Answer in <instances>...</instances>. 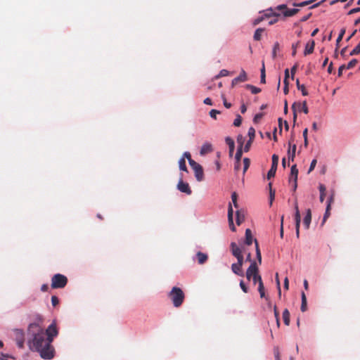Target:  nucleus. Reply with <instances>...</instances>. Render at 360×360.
<instances>
[{"label": "nucleus", "instance_id": "1", "mask_svg": "<svg viewBox=\"0 0 360 360\" xmlns=\"http://www.w3.org/2000/svg\"><path fill=\"white\" fill-rule=\"evenodd\" d=\"M28 345L32 351L37 352L44 359H51L54 356V349L44 333L43 328L37 323H31L27 329Z\"/></svg>", "mask_w": 360, "mask_h": 360}, {"label": "nucleus", "instance_id": "2", "mask_svg": "<svg viewBox=\"0 0 360 360\" xmlns=\"http://www.w3.org/2000/svg\"><path fill=\"white\" fill-rule=\"evenodd\" d=\"M169 297L171 299L174 307H180L184 300V293L183 290L178 287H173L169 293Z\"/></svg>", "mask_w": 360, "mask_h": 360}, {"label": "nucleus", "instance_id": "3", "mask_svg": "<svg viewBox=\"0 0 360 360\" xmlns=\"http://www.w3.org/2000/svg\"><path fill=\"white\" fill-rule=\"evenodd\" d=\"M250 159H234L233 169L236 174L242 171L243 174H245L247 169L250 165Z\"/></svg>", "mask_w": 360, "mask_h": 360}, {"label": "nucleus", "instance_id": "4", "mask_svg": "<svg viewBox=\"0 0 360 360\" xmlns=\"http://www.w3.org/2000/svg\"><path fill=\"white\" fill-rule=\"evenodd\" d=\"M68 283L67 277L61 274H56L51 278L52 288H63Z\"/></svg>", "mask_w": 360, "mask_h": 360}, {"label": "nucleus", "instance_id": "5", "mask_svg": "<svg viewBox=\"0 0 360 360\" xmlns=\"http://www.w3.org/2000/svg\"><path fill=\"white\" fill-rule=\"evenodd\" d=\"M292 110L293 111V122L294 124L297 120V112L302 111L304 113L307 114L309 112V109L307 105V101H304L303 103L300 102H295L292 105Z\"/></svg>", "mask_w": 360, "mask_h": 360}, {"label": "nucleus", "instance_id": "6", "mask_svg": "<svg viewBox=\"0 0 360 360\" xmlns=\"http://www.w3.org/2000/svg\"><path fill=\"white\" fill-rule=\"evenodd\" d=\"M46 338L50 340L51 343L53 342V338L58 334V330L55 321L50 324L46 330H44Z\"/></svg>", "mask_w": 360, "mask_h": 360}, {"label": "nucleus", "instance_id": "7", "mask_svg": "<svg viewBox=\"0 0 360 360\" xmlns=\"http://www.w3.org/2000/svg\"><path fill=\"white\" fill-rule=\"evenodd\" d=\"M14 337L18 347H23L25 342V333L22 329L15 328L13 330Z\"/></svg>", "mask_w": 360, "mask_h": 360}, {"label": "nucleus", "instance_id": "8", "mask_svg": "<svg viewBox=\"0 0 360 360\" xmlns=\"http://www.w3.org/2000/svg\"><path fill=\"white\" fill-rule=\"evenodd\" d=\"M177 189L184 193L191 195L192 191L188 183L183 181V176L181 175L179 182L177 184Z\"/></svg>", "mask_w": 360, "mask_h": 360}, {"label": "nucleus", "instance_id": "9", "mask_svg": "<svg viewBox=\"0 0 360 360\" xmlns=\"http://www.w3.org/2000/svg\"><path fill=\"white\" fill-rule=\"evenodd\" d=\"M258 273V267L255 261L252 262L246 271V278L250 280L251 278Z\"/></svg>", "mask_w": 360, "mask_h": 360}, {"label": "nucleus", "instance_id": "10", "mask_svg": "<svg viewBox=\"0 0 360 360\" xmlns=\"http://www.w3.org/2000/svg\"><path fill=\"white\" fill-rule=\"evenodd\" d=\"M248 75H247L245 71L244 70H241L239 76H238L237 77L234 78L232 80L231 86H232V87H233L238 83L246 82V81H248Z\"/></svg>", "mask_w": 360, "mask_h": 360}, {"label": "nucleus", "instance_id": "11", "mask_svg": "<svg viewBox=\"0 0 360 360\" xmlns=\"http://www.w3.org/2000/svg\"><path fill=\"white\" fill-rule=\"evenodd\" d=\"M278 160L279 159H272V164L271 169L269 170L267 173V179H270L271 178L274 177L276 174V172L277 169V167L278 165Z\"/></svg>", "mask_w": 360, "mask_h": 360}, {"label": "nucleus", "instance_id": "12", "mask_svg": "<svg viewBox=\"0 0 360 360\" xmlns=\"http://www.w3.org/2000/svg\"><path fill=\"white\" fill-rule=\"evenodd\" d=\"M245 141V138L242 135H239L237 138L238 147L235 155V158H241L243 155V145Z\"/></svg>", "mask_w": 360, "mask_h": 360}, {"label": "nucleus", "instance_id": "13", "mask_svg": "<svg viewBox=\"0 0 360 360\" xmlns=\"http://www.w3.org/2000/svg\"><path fill=\"white\" fill-rule=\"evenodd\" d=\"M212 151V146L210 143H205L200 150V155L201 156H205L209 154L210 152Z\"/></svg>", "mask_w": 360, "mask_h": 360}, {"label": "nucleus", "instance_id": "14", "mask_svg": "<svg viewBox=\"0 0 360 360\" xmlns=\"http://www.w3.org/2000/svg\"><path fill=\"white\" fill-rule=\"evenodd\" d=\"M225 141L229 148V157L232 158L235 150L234 141L230 137H226Z\"/></svg>", "mask_w": 360, "mask_h": 360}, {"label": "nucleus", "instance_id": "15", "mask_svg": "<svg viewBox=\"0 0 360 360\" xmlns=\"http://www.w3.org/2000/svg\"><path fill=\"white\" fill-rule=\"evenodd\" d=\"M230 247L231 253L235 257L243 255L241 248H239L235 242H231Z\"/></svg>", "mask_w": 360, "mask_h": 360}, {"label": "nucleus", "instance_id": "16", "mask_svg": "<svg viewBox=\"0 0 360 360\" xmlns=\"http://www.w3.org/2000/svg\"><path fill=\"white\" fill-rule=\"evenodd\" d=\"M193 169L194 170L195 177L196 180L198 181H202L203 178H204V174H203V170H202V167H201V165H200L199 166L193 168Z\"/></svg>", "mask_w": 360, "mask_h": 360}, {"label": "nucleus", "instance_id": "17", "mask_svg": "<svg viewBox=\"0 0 360 360\" xmlns=\"http://www.w3.org/2000/svg\"><path fill=\"white\" fill-rule=\"evenodd\" d=\"M298 169L296 167V165L294 164L291 166L290 176L289 177V182L292 181H297Z\"/></svg>", "mask_w": 360, "mask_h": 360}, {"label": "nucleus", "instance_id": "18", "mask_svg": "<svg viewBox=\"0 0 360 360\" xmlns=\"http://www.w3.org/2000/svg\"><path fill=\"white\" fill-rule=\"evenodd\" d=\"M314 46L315 42L314 40H311V41L308 42L306 44L305 49L304 51V55L307 56L312 53L314 52Z\"/></svg>", "mask_w": 360, "mask_h": 360}, {"label": "nucleus", "instance_id": "19", "mask_svg": "<svg viewBox=\"0 0 360 360\" xmlns=\"http://www.w3.org/2000/svg\"><path fill=\"white\" fill-rule=\"evenodd\" d=\"M311 210L309 209H308L306 212V215L303 219V224H304V226H305V229H309L310 224H311Z\"/></svg>", "mask_w": 360, "mask_h": 360}, {"label": "nucleus", "instance_id": "20", "mask_svg": "<svg viewBox=\"0 0 360 360\" xmlns=\"http://www.w3.org/2000/svg\"><path fill=\"white\" fill-rule=\"evenodd\" d=\"M231 270L232 271L238 275V276H244V273L242 270V266H240V265L237 264L236 263H233L231 265Z\"/></svg>", "mask_w": 360, "mask_h": 360}, {"label": "nucleus", "instance_id": "21", "mask_svg": "<svg viewBox=\"0 0 360 360\" xmlns=\"http://www.w3.org/2000/svg\"><path fill=\"white\" fill-rule=\"evenodd\" d=\"M301 307L300 309L302 312H304L307 309V297L304 292H302L301 293Z\"/></svg>", "mask_w": 360, "mask_h": 360}, {"label": "nucleus", "instance_id": "22", "mask_svg": "<svg viewBox=\"0 0 360 360\" xmlns=\"http://www.w3.org/2000/svg\"><path fill=\"white\" fill-rule=\"evenodd\" d=\"M196 257L200 264H204L207 259V255L202 252H198L196 253Z\"/></svg>", "mask_w": 360, "mask_h": 360}, {"label": "nucleus", "instance_id": "23", "mask_svg": "<svg viewBox=\"0 0 360 360\" xmlns=\"http://www.w3.org/2000/svg\"><path fill=\"white\" fill-rule=\"evenodd\" d=\"M253 242V237L250 229H247L245 230V243L248 245H250Z\"/></svg>", "mask_w": 360, "mask_h": 360}, {"label": "nucleus", "instance_id": "24", "mask_svg": "<svg viewBox=\"0 0 360 360\" xmlns=\"http://www.w3.org/2000/svg\"><path fill=\"white\" fill-rule=\"evenodd\" d=\"M299 12V9L297 8H286V11L283 12V15L284 17H291L296 15Z\"/></svg>", "mask_w": 360, "mask_h": 360}, {"label": "nucleus", "instance_id": "25", "mask_svg": "<svg viewBox=\"0 0 360 360\" xmlns=\"http://www.w3.org/2000/svg\"><path fill=\"white\" fill-rule=\"evenodd\" d=\"M319 193H320L319 200H320L321 202H323L324 201V198H325V195H326V190L325 185L320 184L319 186Z\"/></svg>", "mask_w": 360, "mask_h": 360}, {"label": "nucleus", "instance_id": "26", "mask_svg": "<svg viewBox=\"0 0 360 360\" xmlns=\"http://www.w3.org/2000/svg\"><path fill=\"white\" fill-rule=\"evenodd\" d=\"M281 15L280 13L274 11L272 9L267 10L263 16L265 18H274V17H279Z\"/></svg>", "mask_w": 360, "mask_h": 360}, {"label": "nucleus", "instance_id": "27", "mask_svg": "<svg viewBox=\"0 0 360 360\" xmlns=\"http://www.w3.org/2000/svg\"><path fill=\"white\" fill-rule=\"evenodd\" d=\"M236 224L240 225L245 220V215L241 210H237L236 212Z\"/></svg>", "mask_w": 360, "mask_h": 360}, {"label": "nucleus", "instance_id": "28", "mask_svg": "<svg viewBox=\"0 0 360 360\" xmlns=\"http://www.w3.org/2000/svg\"><path fill=\"white\" fill-rule=\"evenodd\" d=\"M255 244V251H256V257L259 262V264L262 263V255L261 252L259 248L258 242L256 239L254 240Z\"/></svg>", "mask_w": 360, "mask_h": 360}, {"label": "nucleus", "instance_id": "29", "mask_svg": "<svg viewBox=\"0 0 360 360\" xmlns=\"http://www.w3.org/2000/svg\"><path fill=\"white\" fill-rule=\"evenodd\" d=\"M283 319L285 325L288 326L290 324V312L285 309L283 312Z\"/></svg>", "mask_w": 360, "mask_h": 360}, {"label": "nucleus", "instance_id": "30", "mask_svg": "<svg viewBox=\"0 0 360 360\" xmlns=\"http://www.w3.org/2000/svg\"><path fill=\"white\" fill-rule=\"evenodd\" d=\"M264 28H258L256 30L254 34V39L255 41H259L262 38V34L264 32Z\"/></svg>", "mask_w": 360, "mask_h": 360}, {"label": "nucleus", "instance_id": "31", "mask_svg": "<svg viewBox=\"0 0 360 360\" xmlns=\"http://www.w3.org/2000/svg\"><path fill=\"white\" fill-rule=\"evenodd\" d=\"M179 167L181 171L188 172L186 159H179Z\"/></svg>", "mask_w": 360, "mask_h": 360}, {"label": "nucleus", "instance_id": "32", "mask_svg": "<svg viewBox=\"0 0 360 360\" xmlns=\"http://www.w3.org/2000/svg\"><path fill=\"white\" fill-rule=\"evenodd\" d=\"M245 88L250 89L253 94H257L261 92V89L256 87L252 84H246Z\"/></svg>", "mask_w": 360, "mask_h": 360}, {"label": "nucleus", "instance_id": "33", "mask_svg": "<svg viewBox=\"0 0 360 360\" xmlns=\"http://www.w3.org/2000/svg\"><path fill=\"white\" fill-rule=\"evenodd\" d=\"M296 85H297V88L302 91V94L303 96L308 95V92L306 90L305 86L303 84H300V81L298 79L296 81Z\"/></svg>", "mask_w": 360, "mask_h": 360}, {"label": "nucleus", "instance_id": "34", "mask_svg": "<svg viewBox=\"0 0 360 360\" xmlns=\"http://www.w3.org/2000/svg\"><path fill=\"white\" fill-rule=\"evenodd\" d=\"M260 82L262 84L266 83V73H265V67H264V63L262 62V68L261 69V76H260Z\"/></svg>", "mask_w": 360, "mask_h": 360}, {"label": "nucleus", "instance_id": "35", "mask_svg": "<svg viewBox=\"0 0 360 360\" xmlns=\"http://www.w3.org/2000/svg\"><path fill=\"white\" fill-rule=\"evenodd\" d=\"M345 32H346V29L345 28H342L341 29L340 32V34L337 38V40H336V46L337 48L339 47V44L340 42L341 41V40L342 39L343 37H344V34H345Z\"/></svg>", "mask_w": 360, "mask_h": 360}, {"label": "nucleus", "instance_id": "36", "mask_svg": "<svg viewBox=\"0 0 360 360\" xmlns=\"http://www.w3.org/2000/svg\"><path fill=\"white\" fill-rule=\"evenodd\" d=\"M269 204H270V205H271L273 200H274V198H275V191L274 190H272V188H271V183L269 184Z\"/></svg>", "mask_w": 360, "mask_h": 360}, {"label": "nucleus", "instance_id": "37", "mask_svg": "<svg viewBox=\"0 0 360 360\" xmlns=\"http://www.w3.org/2000/svg\"><path fill=\"white\" fill-rule=\"evenodd\" d=\"M295 229H300V222H301L300 214L297 213V214H295Z\"/></svg>", "mask_w": 360, "mask_h": 360}, {"label": "nucleus", "instance_id": "38", "mask_svg": "<svg viewBox=\"0 0 360 360\" xmlns=\"http://www.w3.org/2000/svg\"><path fill=\"white\" fill-rule=\"evenodd\" d=\"M252 278V281H253L254 284H256L257 283H258V285H259L260 283H263L262 278L258 274V273L256 274L255 275H254Z\"/></svg>", "mask_w": 360, "mask_h": 360}, {"label": "nucleus", "instance_id": "39", "mask_svg": "<svg viewBox=\"0 0 360 360\" xmlns=\"http://www.w3.org/2000/svg\"><path fill=\"white\" fill-rule=\"evenodd\" d=\"M249 140L253 141L255 136V129L253 127H250L248 129Z\"/></svg>", "mask_w": 360, "mask_h": 360}, {"label": "nucleus", "instance_id": "40", "mask_svg": "<svg viewBox=\"0 0 360 360\" xmlns=\"http://www.w3.org/2000/svg\"><path fill=\"white\" fill-rule=\"evenodd\" d=\"M279 44L278 42H276L273 47V51H272V57L273 58H275L276 57V53L279 50Z\"/></svg>", "mask_w": 360, "mask_h": 360}, {"label": "nucleus", "instance_id": "41", "mask_svg": "<svg viewBox=\"0 0 360 360\" xmlns=\"http://www.w3.org/2000/svg\"><path fill=\"white\" fill-rule=\"evenodd\" d=\"M315 0L306 1H303L302 3H300V4L293 3L292 5L294 6L303 7V6H307V5L310 4L311 3H312Z\"/></svg>", "mask_w": 360, "mask_h": 360}, {"label": "nucleus", "instance_id": "42", "mask_svg": "<svg viewBox=\"0 0 360 360\" xmlns=\"http://www.w3.org/2000/svg\"><path fill=\"white\" fill-rule=\"evenodd\" d=\"M360 53V43L349 53V56L358 55Z\"/></svg>", "mask_w": 360, "mask_h": 360}, {"label": "nucleus", "instance_id": "43", "mask_svg": "<svg viewBox=\"0 0 360 360\" xmlns=\"http://www.w3.org/2000/svg\"><path fill=\"white\" fill-rule=\"evenodd\" d=\"M358 63V60L356 59H352L349 63L346 65L347 69H352Z\"/></svg>", "mask_w": 360, "mask_h": 360}, {"label": "nucleus", "instance_id": "44", "mask_svg": "<svg viewBox=\"0 0 360 360\" xmlns=\"http://www.w3.org/2000/svg\"><path fill=\"white\" fill-rule=\"evenodd\" d=\"M229 75V72L227 70L223 69L216 76V78L218 79L219 77H226Z\"/></svg>", "mask_w": 360, "mask_h": 360}, {"label": "nucleus", "instance_id": "45", "mask_svg": "<svg viewBox=\"0 0 360 360\" xmlns=\"http://www.w3.org/2000/svg\"><path fill=\"white\" fill-rule=\"evenodd\" d=\"M258 291L262 298L265 297L263 283H260V284L258 285Z\"/></svg>", "mask_w": 360, "mask_h": 360}, {"label": "nucleus", "instance_id": "46", "mask_svg": "<svg viewBox=\"0 0 360 360\" xmlns=\"http://www.w3.org/2000/svg\"><path fill=\"white\" fill-rule=\"evenodd\" d=\"M242 122V117L240 115H237L236 118L235 119L233 122V125L235 127H240Z\"/></svg>", "mask_w": 360, "mask_h": 360}, {"label": "nucleus", "instance_id": "47", "mask_svg": "<svg viewBox=\"0 0 360 360\" xmlns=\"http://www.w3.org/2000/svg\"><path fill=\"white\" fill-rule=\"evenodd\" d=\"M331 209V207H329V206H326V212H325V214L323 215V223H324L326 220V219L330 216V210Z\"/></svg>", "mask_w": 360, "mask_h": 360}, {"label": "nucleus", "instance_id": "48", "mask_svg": "<svg viewBox=\"0 0 360 360\" xmlns=\"http://www.w3.org/2000/svg\"><path fill=\"white\" fill-rule=\"evenodd\" d=\"M237 198H238V196H237V194L236 192H233L232 194H231V200L233 202V205L237 207H238V204H237Z\"/></svg>", "mask_w": 360, "mask_h": 360}, {"label": "nucleus", "instance_id": "49", "mask_svg": "<svg viewBox=\"0 0 360 360\" xmlns=\"http://www.w3.org/2000/svg\"><path fill=\"white\" fill-rule=\"evenodd\" d=\"M334 200V193H333L327 199L326 201V206L331 207V204L333 202Z\"/></svg>", "mask_w": 360, "mask_h": 360}, {"label": "nucleus", "instance_id": "50", "mask_svg": "<svg viewBox=\"0 0 360 360\" xmlns=\"http://www.w3.org/2000/svg\"><path fill=\"white\" fill-rule=\"evenodd\" d=\"M233 210L231 205L229 204V209H228V220H229L230 219H233Z\"/></svg>", "mask_w": 360, "mask_h": 360}, {"label": "nucleus", "instance_id": "51", "mask_svg": "<svg viewBox=\"0 0 360 360\" xmlns=\"http://www.w3.org/2000/svg\"><path fill=\"white\" fill-rule=\"evenodd\" d=\"M188 160V163L190 166L192 167V169L197 167L200 165L198 162H196L194 159H187Z\"/></svg>", "mask_w": 360, "mask_h": 360}, {"label": "nucleus", "instance_id": "52", "mask_svg": "<svg viewBox=\"0 0 360 360\" xmlns=\"http://www.w3.org/2000/svg\"><path fill=\"white\" fill-rule=\"evenodd\" d=\"M262 117H263L262 113L256 114L254 117L253 122L255 123H258L260 121V120L262 118Z\"/></svg>", "mask_w": 360, "mask_h": 360}, {"label": "nucleus", "instance_id": "53", "mask_svg": "<svg viewBox=\"0 0 360 360\" xmlns=\"http://www.w3.org/2000/svg\"><path fill=\"white\" fill-rule=\"evenodd\" d=\"M217 114H220V111L217 110H212L210 112V115L211 117L214 118V119H217Z\"/></svg>", "mask_w": 360, "mask_h": 360}, {"label": "nucleus", "instance_id": "54", "mask_svg": "<svg viewBox=\"0 0 360 360\" xmlns=\"http://www.w3.org/2000/svg\"><path fill=\"white\" fill-rule=\"evenodd\" d=\"M59 303V300L58 298L53 295L51 297V304L53 307H56L58 304Z\"/></svg>", "mask_w": 360, "mask_h": 360}, {"label": "nucleus", "instance_id": "55", "mask_svg": "<svg viewBox=\"0 0 360 360\" xmlns=\"http://www.w3.org/2000/svg\"><path fill=\"white\" fill-rule=\"evenodd\" d=\"M286 8H288L286 4H281L276 6L275 9L283 12L284 11H286Z\"/></svg>", "mask_w": 360, "mask_h": 360}, {"label": "nucleus", "instance_id": "56", "mask_svg": "<svg viewBox=\"0 0 360 360\" xmlns=\"http://www.w3.org/2000/svg\"><path fill=\"white\" fill-rule=\"evenodd\" d=\"M236 258L237 259L236 264L240 265V266H242L243 265V262H244L243 256L240 255V256L236 257Z\"/></svg>", "mask_w": 360, "mask_h": 360}, {"label": "nucleus", "instance_id": "57", "mask_svg": "<svg viewBox=\"0 0 360 360\" xmlns=\"http://www.w3.org/2000/svg\"><path fill=\"white\" fill-rule=\"evenodd\" d=\"M297 66H298V65H297V64H295V65L292 67V68H291V78H292V79H294V75H295V72H296V71H297Z\"/></svg>", "mask_w": 360, "mask_h": 360}, {"label": "nucleus", "instance_id": "58", "mask_svg": "<svg viewBox=\"0 0 360 360\" xmlns=\"http://www.w3.org/2000/svg\"><path fill=\"white\" fill-rule=\"evenodd\" d=\"M228 221H229V225L230 229L232 231H236V227H235L234 224H233V219H230Z\"/></svg>", "mask_w": 360, "mask_h": 360}, {"label": "nucleus", "instance_id": "59", "mask_svg": "<svg viewBox=\"0 0 360 360\" xmlns=\"http://www.w3.org/2000/svg\"><path fill=\"white\" fill-rule=\"evenodd\" d=\"M264 20V17L263 15L261 17H259V18L255 19V20L253 21V25H257L259 23H260L262 21H263Z\"/></svg>", "mask_w": 360, "mask_h": 360}, {"label": "nucleus", "instance_id": "60", "mask_svg": "<svg viewBox=\"0 0 360 360\" xmlns=\"http://www.w3.org/2000/svg\"><path fill=\"white\" fill-rule=\"evenodd\" d=\"M252 142V140H249V141L246 143V144L245 145L244 148H243V150H244V151H245V152H248V151L250 150V146H251Z\"/></svg>", "mask_w": 360, "mask_h": 360}, {"label": "nucleus", "instance_id": "61", "mask_svg": "<svg viewBox=\"0 0 360 360\" xmlns=\"http://www.w3.org/2000/svg\"><path fill=\"white\" fill-rule=\"evenodd\" d=\"M240 287L244 292H245V293L248 292V288L246 287V285H245V283L243 281H240Z\"/></svg>", "mask_w": 360, "mask_h": 360}, {"label": "nucleus", "instance_id": "62", "mask_svg": "<svg viewBox=\"0 0 360 360\" xmlns=\"http://www.w3.org/2000/svg\"><path fill=\"white\" fill-rule=\"evenodd\" d=\"M347 69L346 68V65H342L339 69H338V77H341L342 75V71L344 70Z\"/></svg>", "mask_w": 360, "mask_h": 360}, {"label": "nucleus", "instance_id": "63", "mask_svg": "<svg viewBox=\"0 0 360 360\" xmlns=\"http://www.w3.org/2000/svg\"><path fill=\"white\" fill-rule=\"evenodd\" d=\"M316 159H313L311 162L310 167H309V172H310L311 171H312L314 169V168L316 166Z\"/></svg>", "mask_w": 360, "mask_h": 360}, {"label": "nucleus", "instance_id": "64", "mask_svg": "<svg viewBox=\"0 0 360 360\" xmlns=\"http://www.w3.org/2000/svg\"><path fill=\"white\" fill-rule=\"evenodd\" d=\"M358 12H360V7H357V8H354L351 9L349 11L348 15H352V14H354V13H358Z\"/></svg>", "mask_w": 360, "mask_h": 360}]
</instances>
